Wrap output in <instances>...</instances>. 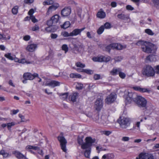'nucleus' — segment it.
I'll use <instances>...</instances> for the list:
<instances>
[{
	"instance_id": "1",
	"label": "nucleus",
	"mask_w": 159,
	"mask_h": 159,
	"mask_svg": "<svg viewBox=\"0 0 159 159\" xmlns=\"http://www.w3.org/2000/svg\"><path fill=\"white\" fill-rule=\"evenodd\" d=\"M135 44L139 46H141L142 51L148 53L154 54L157 49L156 46L152 43L142 40H139Z\"/></svg>"
},
{
	"instance_id": "2",
	"label": "nucleus",
	"mask_w": 159,
	"mask_h": 159,
	"mask_svg": "<svg viewBox=\"0 0 159 159\" xmlns=\"http://www.w3.org/2000/svg\"><path fill=\"white\" fill-rule=\"evenodd\" d=\"M85 143L83 145L81 148L85 149L84 152V156L87 158H89L91 151V147L93 143L95 142V140L93 139L91 137H87L85 139Z\"/></svg>"
},
{
	"instance_id": "3",
	"label": "nucleus",
	"mask_w": 159,
	"mask_h": 159,
	"mask_svg": "<svg viewBox=\"0 0 159 159\" xmlns=\"http://www.w3.org/2000/svg\"><path fill=\"white\" fill-rule=\"evenodd\" d=\"M143 75L147 77H153L155 75V70L150 65H146L143 69L142 71Z\"/></svg>"
},
{
	"instance_id": "4",
	"label": "nucleus",
	"mask_w": 159,
	"mask_h": 159,
	"mask_svg": "<svg viewBox=\"0 0 159 159\" xmlns=\"http://www.w3.org/2000/svg\"><path fill=\"white\" fill-rule=\"evenodd\" d=\"M134 102L139 107L142 108L143 109H146L147 108V101L145 98L142 96H138L135 99Z\"/></svg>"
},
{
	"instance_id": "5",
	"label": "nucleus",
	"mask_w": 159,
	"mask_h": 159,
	"mask_svg": "<svg viewBox=\"0 0 159 159\" xmlns=\"http://www.w3.org/2000/svg\"><path fill=\"white\" fill-rule=\"evenodd\" d=\"M121 128L124 129L126 128L130 125V120L127 118L120 117L117 120Z\"/></svg>"
},
{
	"instance_id": "6",
	"label": "nucleus",
	"mask_w": 159,
	"mask_h": 159,
	"mask_svg": "<svg viewBox=\"0 0 159 159\" xmlns=\"http://www.w3.org/2000/svg\"><path fill=\"white\" fill-rule=\"evenodd\" d=\"M57 139L60 143L61 149L64 152H66V145L67 141L64 137L62 135H59L57 137Z\"/></svg>"
},
{
	"instance_id": "7",
	"label": "nucleus",
	"mask_w": 159,
	"mask_h": 159,
	"mask_svg": "<svg viewBox=\"0 0 159 159\" xmlns=\"http://www.w3.org/2000/svg\"><path fill=\"white\" fill-rule=\"evenodd\" d=\"M116 98V94L115 93H112L107 97L105 99V102L108 104H111L115 100Z\"/></svg>"
},
{
	"instance_id": "8",
	"label": "nucleus",
	"mask_w": 159,
	"mask_h": 159,
	"mask_svg": "<svg viewBox=\"0 0 159 159\" xmlns=\"http://www.w3.org/2000/svg\"><path fill=\"white\" fill-rule=\"evenodd\" d=\"M39 75L37 73H34L33 75L30 73H26L23 75V78L26 80H33L35 77H38Z\"/></svg>"
},
{
	"instance_id": "9",
	"label": "nucleus",
	"mask_w": 159,
	"mask_h": 159,
	"mask_svg": "<svg viewBox=\"0 0 159 159\" xmlns=\"http://www.w3.org/2000/svg\"><path fill=\"white\" fill-rule=\"evenodd\" d=\"M102 100L101 98H98L95 102V107L97 111H99L102 107Z\"/></svg>"
},
{
	"instance_id": "10",
	"label": "nucleus",
	"mask_w": 159,
	"mask_h": 159,
	"mask_svg": "<svg viewBox=\"0 0 159 159\" xmlns=\"http://www.w3.org/2000/svg\"><path fill=\"white\" fill-rule=\"evenodd\" d=\"M59 6L58 3H55L50 6L48 9L47 14L49 15L52 11L56 10Z\"/></svg>"
},
{
	"instance_id": "11",
	"label": "nucleus",
	"mask_w": 159,
	"mask_h": 159,
	"mask_svg": "<svg viewBox=\"0 0 159 159\" xmlns=\"http://www.w3.org/2000/svg\"><path fill=\"white\" fill-rule=\"evenodd\" d=\"M71 11V9L70 7H65L61 10V14L62 16H66L70 14Z\"/></svg>"
},
{
	"instance_id": "12",
	"label": "nucleus",
	"mask_w": 159,
	"mask_h": 159,
	"mask_svg": "<svg viewBox=\"0 0 159 159\" xmlns=\"http://www.w3.org/2000/svg\"><path fill=\"white\" fill-rule=\"evenodd\" d=\"M85 29V28H83L81 29H76L74 30L71 32L70 33L71 36H76L80 34L81 32Z\"/></svg>"
},
{
	"instance_id": "13",
	"label": "nucleus",
	"mask_w": 159,
	"mask_h": 159,
	"mask_svg": "<svg viewBox=\"0 0 159 159\" xmlns=\"http://www.w3.org/2000/svg\"><path fill=\"white\" fill-rule=\"evenodd\" d=\"M37 48V45L36 44H31L28 45L26 48V50L30 52H33Z\"/></svg>"
},
{
	"instance_id": "14",
	"label": "nucleus",
	"mask_w": 159,
	"mask_h": 159,
	"mask_svg": "<svg viewBox=\"0 0 159 159\" xmlns=\"http://www.w3.org/2000/svg\"><path fill=\"white\" fill-rule=\"evenodd\" d=\"M60 84V83L58 81L52 80L49 83H46L45 85L46 86H49L52 88H54L56 86H59Z\"/></svg>"
},
{
	"instance_id": "15",
	"label": "nucleus",
	"mask_w": 159,
	"mask_h": 159,
	"mask_svg": "<svg viewBox=\"0 0 159 159\" xmlns=\"http://www.w3.org/2000/svg\"><path fill=\"white\" fill-rule=\"evenodd\" d=\"M73 50L74 51H76L77 52H80L83 50V46L81 44H74Z\"/></svg>"
},
{
	"instance_id": "16",
	"label": "nucleus",
	"mask_w": 159,
	"mask_h": 159,
	"mask_svg": "<svg viewBox=\"0 0 159 159\" xmlns=\"http://www.w3.org/2000/svg\"><path fill=\"white\" fill-rule=\"evenodd\" d=\"M107 115H102L100 119V123L103 124H108L109 121L107 120Z\"/></svg>"
},
{
	"instance_id": "17",
	"label": "nucleus",
	"mask_w": 159,
	"mask_h": 159,
	"mask_svg": "<svg viewBox=\"0 0 159 159\" xmlns=\"http://www.w3.org/2000/svg\"><path fill=\"white\" fill-rule=\"evenodd\" d=\"M13 153L19 159H27L24 155L19 152L15 151L13 152Z\"/></svg>"
},
{
	"instance_id": "18",
	"label": "nucleus",
	"mask_w": 159,
	"mask_h": 159,
	"mask_svg": "<svg viewBox=\"0 0 159 159\" xmlns=\"http://www.w3.org/2000/svg\"><path fill=\"white\" fill-rule=\"evenodd\" d=\"M133 89L135 90L141 92H148L149 93L150 91L145 88H141L139 87L135 86L133 87Z\"/></svg>"
},
{
	"instance_id": "19",
	"label": "nucleus",
	"mask_w": 159,
	"mask_h": 159,
	"mask_svg": "<svg viewBox=\"0 0 159 159\" xmlns=\"http://www.w3.org/2000/svg\"><path fill=\"white\" fill-rule=\"evenodd\" d=\"M143 159H153L154 157L152 154L148 153H142Z\"/></svg>"
},
{
	"instance_id": "20",
	"label": "nucleus",
	"mask_w": 159,
	"mask_h": 159,
	"mask_svg": "<svg viewBox=\"0 0 159 159\" xmlns=\"http://www.w3.org/2000/svg\"><path fill=\"white\" fill-rule=\"evenodd\" d=\"M97 16L100 19H103L105 17L106 13L103 11H100L98 12Z\"/></svg>"
},
{
	"instance_id": "21",
	"label": "nucleus",
	"mask_w": 159,
	"mask_h": 159,
	"mask_svg": "<svg viewBox=\"0 0 159 159\" xmlns=\"http://www.w3.org/2000/svg\"><path fill=\"white\" fill-rule=\"evenodd\" d=\"M146 60L147 61L152 62L155 61L156 60V58L155 55H150L146 57Z\"/></svg>"
},
{
	"instance_id": "22",
	"label": "nucleus",
	"mask_w": 159,
	"mask_h": 159,
	"mask_svg": "<svg viewBox=\"0 0 159 159\" xmlns=\"http://www.w3.org/2000/svg\"><path fill=\"white\" fill-rule=\"evenodd\" d=\"M34 12V10L33 9H30L28 12L29 15L30 16V19L31 20H37L35 18V17L33 15V14Z\"/></svg>"
},
{
	"instance_id": "23",
	"label": "nucleus",
	"mask_w": 159,
	"mask_h": 159,
	"mask_svg": "<svg viewBox=\"0 0 159 159\" xmlns=\"http://www.w3.org/2000/svg\"><path fill=\"white\" fill-rule=\"evenodd\" d=\"M54 28V26H48V27H47L45 28V30L47 32H53L56 30L57 29L58 27L57 26H55V29H53Z\"/></svg>"
},
{
	"instance_id": "24",
	"label": "nucleus",
	"mask_w": 159,
	"mask_h": 159,
	"mask_svg": "<svg viewBox=\"0 0 159 159\" xmlns=\"http://www.w3.org/2000/svg\"><path fill=\"white\" fill-rule=\"evenodd\" d=\"M92 59L94 61L102 62L103 61V56L94 57L92 58Z\"/></svg>"
},
{
	"instance_id": "25",
	"label": "nucleus",
	"mask_w": 159,
	"mask_h": 159,
	"mask_svg": "<svg viewBox=\"0 0 159 159\" xmlns=\"http://www.w3.org/2000/svg\"><path fill=\"white\" fill-rule=\"evenodd\" d=\"M136 93H129L128 95V97L131 98L133 99V101L134 102V100L138 97Z\"/></svg>"
},
{
	"instance_id": "26",
	"label": "nucleus",
	"mask_w": 159,
	"mask_h": 159,
	"mask_svg": "<svg viewBox=\"0 0 159 159\" xmlns=\"http://www.w3.org/2000/svg\"><path fill=\"white\" fill-rule=\"evenodd\" d=\"M120 71H121V69L120 68L113 69L111 73L113 75H115L117 74H119Z\"/></svg>"
},
{
	"instance_id": "27",
	"label": "nucleus",
	"mask_w": 159,
	"mask_h": 159,
	"mask_svg": "<svg viewBox=\"0 0 159 159\" xmlns=\"http://www.w3.org/2000/svg\"><path fill=\"white\" fill-rule=\"evenodd\" d=\"M70 24L69 21L65 22L62 25H61V27L62 28L66 29L68 28L70 25Z\"/></svg>"
},
{
	"instance_id": "28",
	"label": "nucleus",
	"mask_w": 159,
	"mask_h": 159,
	"mask_svg": "<svg viewBox=\"0 0 159 159\" xmlns=\"http://www.w3.org/2000/svg\"><path fill=\"white\" fill-rule=\"evenodd\" d=\"M5 56L10 60H14V58H15V56H11V53H8L7 54H5Z\"/></svg>"
},
{
	"instance_id": "29",
	"label": "nucleus",
	"mask_w": 159,
	"mask_h": 159,
	"mask_svg": "<svg viewBox=\"0 0 159 159\" xmlns=\"http://www.w3.org/2000/svg\"><path fill=\"white\" fill-rule=\"evenodd\" d=\"M53 3V1L52 0H46L43 2V5H52Z\"/></svg>"
},
{
	"instance_id": "30",
	"label": "nucleus",
	"mask_w": 159,
	"mask_h": 159,
	"mask_svg": "<svg viewBox=\"0 0 159 159\" xmlns=\"http://www.w3.org/2000/svg\"><path fill=\"white\" fill-rule=\"evenodd\" d=\"M61 98L63 100L66 99L68 97V94L67 93H60L59 94Z\"/></svg>"
},
{
	"instance_id": "31",
	"label": "nucleus",
	"mask_w": 159,
	"mask_h": 159,
	"mask_svg": "<svg viewBox=\"0 0 159 159\" xmlns=\"http://www.w3.org/2000/svg\"><path fill=\"white\" fill-rule=\"evenodd\" d=\"M0 154L2 155L4 158L7 157L9 155V154L6 152L4 150H2L0 151Z\"/></svg>"
},
{
	"instance_id": "32",
	"label": "nucleus",
	"mask_w": 159,
	"mask_h": 159,
	"mask_svg": "<svg viewBox=\"0 0 159 159\" xmlns=\"http://www.w3.org/2000/svg\"><path fill=\"white\" fill-rule=\"evenodd\" d=\"M75 65L78 67L81 68H84L85 66V64H83L80 62H77L75 63Z\"/></svg>"
},
{
	"instance_id": "33",
	"label": "nucleus",
	"mask_w": 159,
	"mask_h": 159,
	"mask_svg": "<svg viewBox=\"0 0 159 159\" xmlns=\"http://www.w3.org/2000/svg\"><path fill=\"white\" fill-rule=\"evenodd\" d=\"M78 93H74L71 96V101L75 102L76 101V97L78 96Z\"/></svg>"
},
{
	"instance_id": "34",
	"label": "nucleus",
	"mask_w": 159,
	"mask_h": 159,
	"mask_svg": "<svg viewBox=\"0 0 159 159\" xmlns=\"http://www.w3.org/2000/svg\"><path fill=\"white\" fill-rule=\"evenodd\" d=\"M77 141L78 143L81 145V147L85 143L83 142V140L82 138L78 137L77 139Z\"/></svg>"
},
{
	"instance_id": "35",
	"label": "nucleus",
	"mask_w": 159,
	"mask_h": 159,
	"mask_svg": "<svg viewBox=\"0 0 159 159\" xmlns=\"http://www.w3.org/2000/svg\"><path fill=\"white\" fill-rule=\"evenodd\" d=\"M18 7L17 6H15L12 9V12L14 14H16L18 12Z\"/></svg>"
},
{
	"instance_id": "36",
	"label": "nucleus",
	"mask_w": 159,
	"mask_h": 159,
	"mask_svg": "<svg viewBox=\"0 0 159 159\" xmlns=\"http://www.w3.org/2000/svg\"><path fill=\"white\" fill-rule=\"evenodd\" d=\"M104 30V28L103 25H102L97 30V33L98 34H100L102 33Z\"/></svg>"
},
{
	"instance_id": "37",
	"label": "nucleus",
	"mask_w": 159,
	"mask_h": 159,
	"mask_svg": "<svg viewBox=\"0 0 159 159\" xmlns=\"http://www.w3.org/2000/svg\"><path fill=\"white\" fill-rule=\"evenodd\" d=\"M10 38V36L8 35L7 37L4 36L3 35L0 34V39H2L4 40H6L7 39H9Z\"/></svg>"
},
{
	"instance_id": "38",
	"label": "nucleus",
	"mask_w": 159,
	"mask_h": 159,
	"mask_svg": "<svg viewBox=\"0 0 159 159\" xmlns=\"http://www.w3.org/2000/svg\"><path fill=\"white\" fill-rule=\"evenodd\" d=\"M58 20H47V23L48 25L49 26H53L52 25L53 21H55L56 23L57 22Z\"/></svg>"
},
{
	"instance_id": "39",
	"label": "nucleus",
	"mask_w": 159,
	"mask_h": 159,
	"mask_svg": "<svg viewBox=\"0 0 159 159\" xmlns=\"http://www.w3.org/2000/svg\"><path fill=\"white\" fill-rule=\"evenodd\" d=\"M15 125V122H11L7 124V127L8 130H10L12 126Z\"/></svg>"
},
{
	"instance_id": "40",
	"label": "nucleus",
	"mask_w": 159,
	"mask_h": 159,
	"mask_svg": "<svg viewBox=\"0 0 159 159\" xmlns=\"http://www.w3.org/2000/svg\"><path fill=\"white\" fill-rule=\"evenodd\" d=\"M84 72L85 73L88 74H92L93 73V71L92 70L89 69H84Z\"/></svg>"
},
{
	"instance_id": "41",
	"label": "nucleus",
	"mask_w": 159,
	"mask_h": 159,
	"mask_svg": "<svg viewBox=\"0 0 159 159\" xmlns=\"http://www.w3.org/2000/svg\"><path fill=\"white\" fill-rule=\"evenodd\" d=\"M60 16L57 14L55 15L52 16L50 20H59Z\"/></svg>"
},
{
	"instance_id": "42",
	"label": "nucleus",
	"mask_w": 159,
	"mask_h": 159,
	"mask_svg": "<svg viewBox=\"0 0 159 159\" xmlns=\"http://www.w3.org/2000/svg\"><path fill=\"white\" fill-rule=\"evenodd\" d=\"M117 16L119 19H124L125 18V15L122 13L118 14L117 15Z\"/></svg>"
},
{
	"instance_id": "43",
	"label": "nucleus",
	"mask_w": 159,
	"mask_h": 159,
	"mask_svg": "<svg viewBox=\"0 0 159 159\" xmlns=\"http://www.w3.org/2000/svg\"><path fill=\"white\" fill-rule=\"evenodd\" d=\"M62 49L65 51V53H66L68 51V47L67 45L64 44L62 46Z\"/></svg>"
},
{
	"instance_id": "44",
	"label": "nucleus",
	"mask_w": 159,
	"mask_h": 159,
	"mask_svg": "<svg viewBox=\"0 0 159 159\" xmlns=\"http://www.w3.org/2000/svg\"><path fill=\"white\" fill-rule=\"evenodd\" d=\"M61 35H62L63 36L65 37L71 36L70 35V33H69L68 32L66 31H64L61 32Z\"/></svg>"
},
{
	"instance_id": "45",
	"label": "nucleus",
	"mask_w": 159,
	"mask_h": 159,
	"mask_svg": "<svg viewBox=\"0 0 159 159\" xmlns=\"http://www.w3.org/2000/svg\"><path fill=\"white\" fill-rule=\"evenodd\" d=\"M145 32L149 35H152L154 34L149 29H148L145 30Z\"/></svg>"
},
{
	"instance_id": "46",
	"label": "nucleus",
	"mask_w": 159,
	"mask_h": 159,
	"mask_svg": "<svg viewBox=\"0 0 159 159\" xmlns=\"http://www.w3.org/2000/svg\"><path fill=\"white\" fill-rule=\"evenodd\" d=\"M18 62L19 63H22V64H23V63H27V64H30V62H27L26 61V60L24 59H22L21 60H18Z\"/></svg>"
},
{
	"instance_id": "47",
	"label": "nucleus",
	"mask_w": 159,
	"mask_h": 159,
	"mask_svg": "<svg viewBox=\"0 0 159 159\" xmlns=\"http://www.w3.org/2000/svg\"><path fill=\"white\" fill-rule=\"evenodd\" d=\"M104 28L109 29L111 28V25L108 22H106L103 25Z\"/></svg>"
},
{
	"instance_id": "48",
	"label": "nucleus",
	"mask_w": 159,
	"mask_h": 159,
	"mask_svg": "<svg viewBox=\"0 0 159 159\" xmlns=\"http://www.w3.org/2000/svg\"><path fill=\"white\" fill-rule=\"evenodd\" d=\"M111 59V57L109 56L104 57L103 56V61L107 62L109 61Z\"/></svg>"
},
{
	"instance_id": "49",
	"label": "nucleus",
	"mask_w": 159,
	"mask_h": 159,
	"mask_svg": "<svg viewBox=\"0 0 159 159\" xmlns=\"http://www.w3.org/2000/svg\"><path fill=\"white\" fill-rule=\"evenodd\" d=\"M122 58L121 56H117L114 57V59L115 61L119 62L121 61Z\"/></svg>"
},
{
	"instance_id": "50",
	"label": "nucleus",
	"mask_w": 159,
	"mask_h": 159,
	"mask_svg": "<svg viewBox=\"0 0 159 159\" xmlns=\"http://www.w3.org/2000/svg\"><path fill=\"white\" fill-rule=\"evenodd\" d=\"M123 48V46L120 44L117 43L116 49L120 50Z\"/></svg>"
},
{
	"instance_id": "51",
	"label": "nucleus",
	"mask_w": 159,
	"mask_h": 159,
	"mask_svg": "<svg viewBox=\"0 0 159 159\" xmlns=\"http://www.w3.org/2000/svg\"><path fill=\"white\" fill-rule=\"evenodd\" d=\"M83 84H81L78 83L76 85V88L78 89H81L83 88Z\"/></svg>"
},
{
	"instance_id": "52",
	"label": "nucleus",
	"mask_w": 159,
	"mask_h": 159,
	"mask_svg": "<svg viewBox=\"0 0 159 159\" xmlns=\"http://www.w3.org/2000/svg\"><path fill=\"white\" fill-rule=\"evenodd\" d=\"M112 49L111 44L106 46L105 48V50L106 51L110 52L111 49Z\"/></svg>"
},
{
	"instance_id": "53",
	"label": "nucleus",
	"mask_w": 159,
	"mask_h": 159,
	"mask_svg": "<svg viewBox=\"0 0 159 159\" xmlns=\"http://www.w3.org/2000/svg\"><path fill=\"white\" fill-rule=\"evenodd\" d=\"M120 77L122 79H124L125 76V74L120 71L119 74Z\"/></svg>"
},
{
	"instance_id": "54",
	"label": "nucleus",
	"mask_w": 159,
	"mask_h": 159,
	"mask_svg": "<svg viewBox=\"0 0 159 159\" xmlns=\"http://www.w3.org/2000/svg\"><path fill=\"white\" fill-rule=\"evenodd\" d=\"M38 147H34L32 146H27L26 147V149H33L34 150H37L38 148Z\"/></svg>"
},
{
	"instance_id": "55",
	"label": "nucleus",
	"mask_w": 159,
	"mask_h": 159,
	"mask_svg": "<svg viewBox=\"0 0 159 159\" xmlns=\"http://www.w3.org/2000/svg\"><path fill=\"white\" fill-rule=\"evenodd\" d=\"M126 9L128 10L132 11L134 10V8L130 5H128L126 6Z\"/></svg>"
},
{
	"instance_id": "56",
	"label": "nucleus",
	"mask_w": 159,
	"mask_h": 159,
	"mask_svg": "<svg viewBox=\"0 0 159 159\" xmlns=\"http://www.w3.org/2000/svg\"><path fill=\"white\" fill-rule=\"evenodd\" d=\"M34 0H25L24 3L26 4H31L34 2Z\"/></svg>"
},
{
	"instance_id": "57",
	"label": "nucleus",
	"mask_w": 159,
	"mask_h": 159,
	"mask_svg": "<svg viewBox=\"0 0 159 159\" xmlns=\"http://www.w3.org/2000/svg\"><path fill=\"white\" fill-rule=\"evenodd\" d=\"M100 75L99 74H95L94 75V79L95 80H98L100 78Z\"/></svg>"
},
{
	"instance_id": "58",
	"label": "nucleus",
	"mask_w": 159,
	"mask_h": 159,
	"mask_svg": "<svg viewBox=\"0 0 159 159\" xmlns=\"http://www.w3.org/2000/svg\"><path fill=\"white\" fill-rule=\"evenodd\" d=\"M50 36L52 39H55L57 37L58 35L57 34H51Z\"/></svg>"
},
{
	"instance_id": "59",
	"label": "nucleus",
	"mask_w": 159,
	"mask_h": 159,
	"mask_svg": "<svg viewBox=\"0 0 159 159\" xmlns=\"http://www.w3.org/2000/svg\"><path fill=\"white\" fill-rule=\"evenodd\" d=\"M159 74V65L157 66L155 68V73Z\"/></svg>"
},
{
	"instance_id": "60",
	"label": "nucleus",
	"mask_w": 159,
	"mask_h": 159,
	"mask_svg": "<svg viewBox=\"0 0 159 159\" xmlns=\"http://www.w3.org/2000/svg\"><path fill=\"white\" fill-rule=\"evenodd\" d=\"M19 111V110L17 109L16 110H12L11 111V112H12V113H11V114L12 115H15Z\"/></svg>"
},
{
	"instance_id": "61",
	"label": "nucleus",
	"mask_w": 159,
	"mask_h": 159,
	"mask_svg": "<svg viewBox=\"0 0 159 159\" xmlns=\"http://www.w3.org/2000/svg\"><path fill=\"white\" fill-rule=\"evenodd\" d=\"M39 27L37 25H35L32 28V30L33 31H35L39 29Z\"/></svg>"
},
{
	"instance_id": "62",
	"label": "nucleus",
	"mask_w": 159,
	"mask_h": 159,
	"mask_svg": "<svg viewBox=\"0 0 159 159\" xmlns=\"http://www.w3.org/2000/svg\"><path fill=\"white\" fill-rule=\"evenodd\" d=\"M152 2L155 5H159V0H152Z\"/></svg>"
},
{
	"instance_id": "63",
	"label": "nucleus",
	"mask_w": 159,
	"mask_h": 159,
	"mask_svg": "<svg viewBox=\"0 0 159 159\" xmlns=\"http://www.w3.org/2000/svg\"><path fill=\"white\" fill-rule=\"evenodd\" d=\"M117 43H112L111 44H110L111 46V48L116 49Z\"/></svg>"
},
{
	"instance_id": "64",
	"label": "nucleus",
	"mask_w": 159,
	"mask_h": 159,
	"mask_svg": "<svg viewBox=\"0 0 159 159\" xmlns=\"http://www.w3.org/2000/svg\"><path fill=\"white\" fill-rule=\"evenodd\" d=\"M30 39V36L29 35H26L23 38V39L25 41H28Z\"/></svg>"
}]
</instances>
